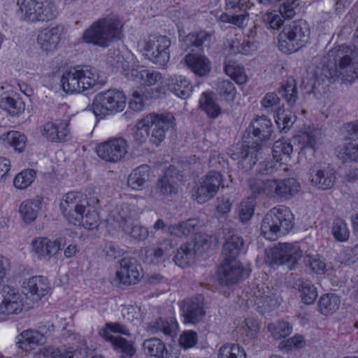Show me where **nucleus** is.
Masks as SVG:
<instances>
[{
  "instance_id": "obj_17",
  "label": "nucleus",
  "mask_w": 358,
  "mask_h": 358,
  "mask_svg": "<svg viewBox=\"0 0 358 358\" xmlns=\"http://www.w3.org/2000/svg\"><path fill=\"white\" fill-rule=\"evenodd\" d=\"M97 155L106 162H117L127 153V144L122 138H113L100 143L96 148Z\"/></svg>"
},
{
  "instance_id": "obj_22",
  "label": "nucleus",
  "mask_w": 358,
  "mask_h": 358,
  "mask_svg": "<svg viewBox=\"0 0 358 358\" xmlns=\"http://www.w3.org/2000/svg\"><path fill=\"white\" fill-rule=\"evenodd\" d=\"M66 244L64 237L51 241L46 237H38L31 241L32 252L38 259L50 258L56 255Z\"/></svg>"
},
{
  "instance_id": "obj_14",
  "label": "nucleus",
  "mask_w": 358,
  "mask_h": 358,
  "mask_svg": "<svg viewBox=\"0 0 358 358\" xmlns=\"http://www.w3.org/2000/svg\"><path fill=\"white\" fill-rule=\"evenodd\" d=\"M352 54V50L345 45L330 50L328 56L329 62L333 64V67L329 69V77L336 78L339 75L347 73L348 69L351 70Z\"/></svg>"
},
{
  "instance_id": "obj_11",
  "label": "nucleus",
  "mask_w": 358,
  "mask_h": 358,
  "mask_svg": "<svg viewBox=\"0 0 358 358\" xmlns=\"http://www.w3.org/2000/svg\"><path fill=\"white\" fill-rule=\"evenodd\" d=\"M221 185L222 175L218 171H210L193 189L192 196L199 203H205L215 196Z\"/></svg>"
},
{
  "instance_id": "obj_18",
  "label": "nucleus",
  "mask_w": 358,
  "mask_h": 358,
  "mask_svg": "<svg viewBox=\"0 0 358 358\" xmlns=\"http://www.w3.org/2000/svg\"><path fill=\"white\" fill-rule=\"evenodd\" d=\"M308 176L310 182L323 190L333 187L336 180V172L329 164H314L310 169Z\"/></svg>"
},
{
  "instance_id": "obj_9",
  "label": "nucleus",
  "mask_w": 358,
  "mask_h": 358,
  "mask_svg": "<svg viewBox=\"0 0 358 358\" xmlns=\"http://www.w3.org/2000/svg\"><path fill=\"white\" fill-rule=\"evenodd\" d=\"M302 257V251L292 243H279L267 253L266 262L271 266L287 265L293 269Z\"/></svg>"
},
{
  "instance_id": "obj_25",
  "label": "nucleus",
  "mask_w": 358,
  "mask_h": 358,
  "mask_svg": "<svg viewBox=\"0 0 358 358\" xmlns=\"http://www.w3.org/2000/svg\"><path fill=\"white\" fill-rule=\"evenodd\" d=\"M23 292L24 294H30L33 300L40 299L45 296L49 291L47 279L43 276H34L24 282Z\"/></svg>"
},
{
  "instance_id": "obj_46",
  "label": "nucleus",
  "mask_w": 358,
  "mask_h": 358,
  "mask_svg": "<svg viewBox=\"0 0 358 358\" xmlns=\"http://www.w3.org/2000/svg\"><path fill=\"white\" fill-rule=\"evenodd\" d=\"M296 117L290 110L278 108L275 115V121L280 131L287 132L296 121Z\"/></svg>"
},
{
  "instance_id": "obj_58",
  "label": "nucleus",
  "mask_w": 358,
  "mask_h": 358,
  "mask_svg": "<svg viewBox=\"0 0 358 358\" xmlns=\"http://www.w3.org/2000/svg\"><path fill=\"white\" fill-rule=\"evenodd\" d=\"M255 45L249 41H243L235 39L231 41L229 46L231 53L249 55L255 50Z\"/></svg>"
},
{
  "instance_id": "obj_4",
  "label": "nucleus",
  "mask_w": 358,
  "mask_h": 358,
  "mask_svg": "<svg viewBox=\"0 0 358 358\" xmlns=\"http://www.w3.org/2000/svg\"><path fill=\"white\" fill-rule=\"evenodd\" d=\"M292 227V214L285 206L272 208L261 223L262 234L269 241H275L280 236L286 234Z\"/></svg>"
},
{
  "instance_id": "obj_61",
  "label": "nucleus",
  "mask_w": 358,
  "mask_h": 358,
  "mask_svg": "<svg viewBox=\"0 0 358 358\" xmlns=\"http://www.w3.org/2000/svg\"><path fill=\"white\" fill-rule=\"evenodd\" d=\"M147 123L144 122V118L141 120L135 127L134 138L135 141L138 144H142L146 141L150 137L149 127Z\"/></svg>"
},
{
  "instance_id": "obj_33",
  "label": "nucleus",
  "mask_w": 358,
  "mask_h": 358,
  "mask_svg": "<svg viewBox=\"0 0 358 358\" xmlns=\"http://www.w3.org/2000/svg\"><path fill=\"white\" fill-rule=\"evenodd\" d=\"M145 354L157 358H173L165 344L159 338H151L143 343Z\"/></svg>"
},
{
  "instance_id": "obj_31",
  "label": "nucleus",
  "mask_w": 358,
  "mask_h": 358,
  "mask_svg": "<svg viewBox=\"0 0 358 358\" xmlns=\"http://www.w3.org/2000/svg\"><path fill=\"white\" fill-rule=\"evenodd\" d=\"M185 61L187 66L199 76H206L210 70V62L204 56L188 54Z\"/></svg>"
},
{
  "instance_id": "obj_59",
  "label": "nucleus",
  "mask_w": 358,
  "mask_h": 358,
  "mask_svg": "<svg viewBox=\"0 0 358 358\" xmlns=\"http://www.w3.org/2000/svg\"><path fill=\"white\" fill-rule=\"evenodd\" d=\"M271 180H263L257 178H250L248 180V186L254 197L261 194H265L270 196V193L268 192V185Z\"/></svg>"
},
{
  "instance_id": "obj_48",
  "label": "nucleus",
  "mask_w": 358,
  "mask_h": 358,
  "mask_svg": "<svg viewBox=\"0 0 358 358\" xmlns=\"http://www.w3.org/2000/svg\"><path fill=\"white\" fill-rule=\"evenodd\" d=\"M293 152V147L290 143L285 141L278 140L273 144L272 149V155L277 162H281L289 159Z\"/></svg>"
},
{
  "instance_id": "obj_63",
  "label": "nucleus",
  "mask_w": 358,
  "mask_h": 358,
  "mask_svg": "<svg viewBox=\"0 0 358 358\" xmlns=\"http://www.w3.org/2000/svg\"><path fill=\"white\" fill-rule=\"evenodd\" d=\"M298 6L299 3L296 0H285L280 6L279 12L283 17L290 19L295 15V10Z\"/></svg>"
},
{
  "instance_id": "obj_54",
  "label": "nucleus",
  "mask_w": 358,
  "mask_h": 358,
  "mask_svg": "<svg viewBox=\"0 0 358 358\" xmlns=\"http://www.w3.org/2000/svg\"><path fill=\"white\" fill-rule=\"evenodd\" d=\"M36 171L27 169L18 173L14 178V185L16 188L23 189L29 186L34 180Z\"/></svg>"
},
{
  "instance_id": "obj_28",
  "label": "nucleus",
  "mask_w": 358,
  "mask_h": 358,
  "mask_svg": "<svg viewBox=\"0 0 358 358\" xmlns=\"http://www.w3.org/2000/svg\"><path fill=\"white\" fill-rule=\"evenodd\" d=\"M253 293L256 298V303L262 306L266 310L273 309L279 306L275 294L264 283L257 285Z\"/></svg>"
},
{
  "instance_id": "obj_27",
  "label": "nucleus",
  "mask_w": 358,
  "mask_h": 358,
  "mask_svg": "<svg viewBox=\"0 0 358 358\" xmlns=\"http://www.w3.org/2000/svg\"><path fill=\"white\" fill-rule=\"evenodd\" d=\"M212 39V34L206 31L190 33L184 38V43L187 49L191 51H203L208 48Z\"/></svg>"
},
{
  "instance_id": "obj_57",
  "label": "nucleus",
  "mask_w": 358,
  "mask_h": 358,
  "mask_svg": "<svg viewBox=\"0 0 358 358\" xmlns=\"http://www.w3.org/2000/svg\"><path fill=\"white\" fill-rule=\"evenodd\" d=\"M175 246L176 244L171 239H164L158 242L156 247L153 248V255L157 259L164 256L169 257L173 252Z\"/></svg>"
},
{
  "instance_id": "obj_62",
  "label": "nucleus",
  "mask_w": 358,
  "mask_h": 358,
  "mask_svg": "<svg viewBox=\"0 0 358 358\" xmlns=\"http://www.w3.org/2000/svg\"><path fill=\"white\" fill-rule=\"evenodd\" d=\"M43 355L50 358H72V352L67 350L65 347L50 346L44 348Z\"/></svg>"
},
{
  "instance_id": "obj_3",
  "label": "nucleus",
  "mask_w": 358,
  "mask_h": 358,
  "mask_svg": "<svg viewBox=\"0 0 358 358\" xmlns=\"http://www.w3.org/2000/svg\"><path fill=\"white\" fill-rule=\"evenodd\" d=\"M310 28L303 20L286 24L278 35V47L285 54L295 52L309 41Z\"/></svg>"
},
{
  "instance_id": "obj_26",
  "label": "nucleus",
  "mask_w": 358,
  "mask_h": 358,
  "mask_svg": "<svg viewBox=\"0 0 358 358\" xmlns=\"http://www.w3.org/2000/svg\"><path fill=\"white\" fill-rule=\"evenodd\" d=\"M69 124L66 121L48 122L43 126V135L52 142H62L69 134Z\"/></svg>"
},
{
  "instance_id": "obj_2",
  "label": "nucleus",
  "mask_w": 358,
  "mask_h": 358,
  "mask_svg": "<svg viewBox=\"0 0 358 358\" xmlns=\"http://www.w3.org/2000/svg\"><path fill=\"white\" fill-rule=\"evenodd\" d=\"M16 14L21 21L28 23L45 22L58 15V10L53 0L17 1Z\"/></svg>"
},
{
  "instance_id": "obj_44",
  "label": "nucleus",
  "mask_w": 358,
  "mask_h": 358,
  "mask_svg": "<svg viewBox=\"0 0 358 358\" xmlns=\"http://www.w3.org/2000/svg\"><path fill=\"white\" fill-rule=\"evenodd\" d=\"M109 343L113 349L120 354L121 358H133L136 354V350L133 343L121 336H117L116 339Z\"/></svg>"
},
{
  "instance_id": "obj_43",
  "label": "nucleus",
  "mask_w": 358,
  "mask_h": 358,
  "mask_svg": "<svg viewBox=\"0 0 358 358\" xmlns=\"http://www.w3.org/2000/svg\"><path fill=\"white\" fill-rule=\"evenodd\" d=\"M217 94L227 102H233L237 94L234 83L230 80L218 79L216 83Z\"/></svg>"
},
{
  "instance_id": "obj_40",
  "label": "nucleus",
  "mask_w": 358,
  "mask_h": 358,
  "mask_svg": "<svg viewBox=\"0 0 358 358\" xmlns=\"http://www.w3.org/2000/svg\"><path fill=\"white\" fill-rule=\"evenodd\" d=\"M150 167L142 165L133 171L128 177L127 183L134 189H138L149 180Z\"/></svg>"
},
{
  "instance_id": "obj_23",
  "label": "nucleus",
  "mask_w": 358,
  "mask_h": 358,
  "mask_svg": "<svg viewBox=\"0 0 358 358\" xmlns=\"http://www.w3.org/2000/svg\"><path fill=\"white\" fill-rule=\"evenodd\" d=\"M178 170L170 166L164 176L159 179L157 185V192L164 197L171 196L178 192L177 180Z\"/></svg>"
},
{
  "instance_id": "obj_56",
  "label": "nucleus",
  "mask_w": 358,
  "mask_h": 358,
  "mask_svg": "<svg viewBox=\"0 0 358 358\" xmlns=\"http://www.w3.org/2000/svg\"><path fill=\"white\" fill-rule=\"evenodd\" d=\"M6 141L15 150L21 152L25 148L27 138L19 131H11L7 133Z\"/></svg>"
},
{
  "instance_id": "obj_36",
  "label": "nucleus",
  "mask_w": 358,
  "mask_h": 358,
  "mask_svg": "<svg viewBox=\"0 0 358 358\" xmlns=\"http://www.w3.org/2000/svg\"><path fill=\"white\" fill-rule=\"evenodd\" d=\"M0 108L13 116L19 115L25 108L23 101L17 94H3L0 97Z\"/></svg>"
},
{
  "instance_id": "obj_37",
  "label": "nucleus",
  "mask_w": 358,
  "mask_h": 358,
  "mask_svg": "<svg viewBox=\"0 0 358 358\" xmlns=\"http://www.w3.org/2000/svg\"><path fill=\"white\" fill-rule=\"evenodd\" d=\"M243 247V241L237 235L229 237L222 247L223 259H237Z\"/></svg>"
},
{
  "instance_id": "obj_29",
  "label": "nucleus",
  "mask_w": 358,
  "mask_h": 358,
  "mask_svg": "<svg viewBox=\"0 0 358 358\" xmlns=\"http://www.w3.org/2000/svg\"><path fill=\"white\" fill-rule=\"evenodd\" d=\"M168 90L179 98H188L192 92V86L190 82L183 76H171L167 83Z\"/></svg>"
},
{
  "instance_id": "obj_35",
  "label": "nucleus",
  "mask_w": 358,
  "mask_h": 358,
  "mask_svg": "<svg viewBox=\"0 0 358 358\" xmlns=\"http://www.w3.org/2000/svg\"><path fill=\"white\" fill-rule=\"evenodd\" d=\"M131 80L144 85H153L162 78V74L156 71L144 69L143 67L131 69Z\"/></svg>"
},
{
  "instance_id": "obj_15",
  "label": "nucleus",
  "mask_w": 358,
  "mask_h": 358,
  "mask_svg": "<svg viewBox=\"0 0 358 358\" xmlns=\"http://www.w3.org/2000/svg\"><path fill=\"white\" fill-rule=\"evenodd\" d=\"M23 308L20 294L13 287L0 285V315L18 314Z\"/></svg>"
},
{
  "instance_id": "obj_49",
  "label": "nucleus",
  "mask_w": 358,
  "mask_h": 358,
  "mask_svg": "<svg viewBox=\"0 0 358 358\" xmlns=\"http://www.w3.org/2000/svg\"><path fill=\"white\" fill-rule=\"evenodd\" d=\"M201 108L211 118L217 117L221 113V108L215 101L210 94L203 92L200 100Z\"/></svg>"
},
{
  "instance_id": "obj_34",
  "label": "nucleus",
  "mask_w": 358,
  "mask_h": 358,
  "mask_svg": "<svg viewBox=\"0 0 358 358\" xmlns=\"http://www.w3.org/2000/svg\"><path fill=\"white\" fill-rule=\"evenodd\" d=\"M196 244L193 242L182 244L178 250L173 257V261L178 266L185 267L194 262L196 257Z\"/></svg>"
},
{
  "instance_id": "obj_8",
  "label": "nucleus",
  "mask_w": 358,
  "mask_h": 358,
  "mask_svg": "<svg viewBox=\"0 0 358 358\" xmlns=\"http://www.w3.org/2000/svg\"><path fill=\"white\" fill-rule=\"evenodd\" d=\"M272 131V123L265 116L254 120L243 135L245 146L261 148L262 143L270 138Z\"/></svg>"
},
{
  "instance_id": "obj_51",
  "label": "nucleus",
  "mask_w": 358,
  "mask_h": 358,
  "mask_svg": "<svg viewBox=\"0 0 358 358\" xmlns=\"http://www.w3.org/2000/svg\"><path fill=\"white\" fill-rule=\"evenodd\" d=\"M278 93L289 106H294L298 99V90L295 80H287L278 90Z\"/></svg>"
},
{
  "instance_id": "obj_7",
  "label": "nucleus",
  "mask_w": 358,
  "mask_h": 358,
  "mask_svg": "<svg viewBox=\"0 0 358 358\" xmlns=\"http://www.w3.org/2000/svg\"><path fill=\"white\" fill-rule=\"evenodd\" d=\"M171 41L165 36H152L145 43L143 55L153 64L164 66L170 59Z\"/></svg>"
},
{
  "instance_id": "obj_13",
  "label": "nucleus",
  "mask_w": 358,
  "mask_h": 358,
  "mask_svg": "<svg viewBox=\"0 0 358 358\" xmlns=\"http://www.w3.org/2000/svg\"><path fill=\"white\" fill-rule=\"evenodd\" d=\"M84 195L78 192H70L67 193L60 203V209L68 220L73 225H77L78 222L82 220V213H85Z\"/></svg>"
},
{
  "instance_id": "obj_16",
  "label": "nucleus",
  "mask_w": 358,
  "mask_h": 358,
  "mask_svg": "<svg viewBox=\"0 0 358 358\" xmlns=\"http://www.w3.org/2000/svg\"><path fill=\"white\" fill-rule=\"evenodd\" d=\"M64 35L65 28L63 25L49 26L39 31L37 36V45L43 52H53L59 48Z\"/></svg>"
},
{
  "instance_id": "obj_41",
  "label": "nucleus",
  "mask_w": 358,
  "mask_h": 358,
  "mask_svg": "<svg viewBox=\"0 0 358 358\" xmlns=\"http://www.w3.org/2000/svg\"><path fill=\"white\" fill-rule=\"evenodd\" d=\"M340 303V298L336 294H323L318 302L319 310L323 315H331L338 309Z\"/></svg>"
},
{
  "instance_id": "obj_32",
  "label": "nucleus",
  "mask_w": 358,
  "mask_h": 358,
  "mask_svg": "<svg viewBox=\"0 0 358 358\" xmlns=\"http://www.w3.org/2000/svg\"><path fill=\"white\" fill-rule=\"evenodd\" d=\"M22 338L19 340L17 345L19 348L29 351L34 346L43 344L45 342L44 335L37 330H27L21 334Z\"/></svg>"
},
{
  "instance_id": "obj_12",
  "label": "nucleus",
  "mask_w": 358,
  "mask_h": 358,
  "mask_svg": "<svg viewBox=\"0 0 358 358\" xmlns=\"http://www.w3.org/2000/svg\"><path fill=\"white\" fill-rule=\"evenodd\" d=\"M120 269L114 280L117 286H129L138 283L143 277V271L138 261L134 257H124L120 262Z\"/></svg>"
},
{
  "instance_id": "obj_55",
  "label": "nucleus",
  "mask_w": 358,
  "mask_h": 358,
  "mask_svg": "<svg viewBox=\"0 0 358 358\" xmlns=\"http://www.w3.org/2000/svg\"><path fill=\"white\" fill-rule=\"evenodd\" d=\"M332 234L338 241L343 242L348 239L350 231L346 223L340 218H336L333 222Z\"/></svg>"
},
{
  "instance_id": "obj_6",
  "label": "nucleus",
  "mask_w": 358,
  "mask_h": 358,
  "mask_svg": "<svg viewBox=\"0 0 358 358\" xmlns=\"http://www.w3.org/2000/svg\"><path fill=\"white\" fill-rule=\"evenodd\" d=\"M126 105V97L122 91L110 89L98 93L93 100L92 110L96 117L103 118L107 115L122 111Z\"/></svg>"
},
{
  "instance_id": "obj_39",
  "label": "nucleus",
  "mask_w": 358,
  "mask_h": 358,
  "mask_svg": "<svg viewBox=\"0 0 358 358\" xmlns=\"http://www.w3.org/2000/svg\"><path fill=\"white\" fill-rule=\"evenodd\" d=\"M40 205L38 200H27L20 204L19 213L25 223L29 224L36 219Z\"/></svg>"
},
{
  "instance_id": "obj_21",
  "label": "nucleus",
  "mask_w": 358,
  "mask_h": 358,
  "mask_svg": "<svg viewBox=\"0 0 358 358\" xmlns=\"http://www.w3.org/2000/svg\"><path fill=\"white\" fill-rule=\"evenodd\" d=\"M270 197L287 200L296 194L300 189V184L293 178L283 180H271L268 185Z\"/></svg>"
},
{
  "instance_id": "obj_42",
  "label": "nucleus",
  "mask_w": 358,
  "mask_h": 358,
  "mask_svg": "<svg viewBox=\"0 0 358 358\" xmlns=\"http://www.w3.org/2000/svg\"><path fill=\"white\" fill-rule=\"evenodd\" d=\"M110 332L120 334L125 336H129L130 334L129 330L127 327L120 322H107L105 324V327L99 329L98 333L99 335L106 341L110 342L116 339L117 337L111 335Z\"/></svg>"
},
{
  "instance_id": "obj_24",
  "label": "nucleus",
  "mask_w": 358,
  "mask_h": 358,
  "mask_svg": "<svg viewBox=\"0 0 358 358\" xmlns=\"http://www.w3.org/2000/svg\"><path fill=\"white\" fill-rule=\"evenodd\" d=\"M260 147H248L245 146L244 142L237 152L231 155L233 159H239L238 168L244 171H249L256 165L257 162V153L260 150Z\"/></svg>"
},
{
  "instance_id": "obj_5",
  "label": "nucleus",
  "mask_w": 358,
  "mask_h": 358,
  "mask_svg": "<svg viewBox=\"0 0 358 358\" xmlns=\"http://www.w3.org/2000/svg\"><path fill=\"white\" fill-rule=\"evenodd\" d=\"M99 79L97 70L90 66L71 69L61 78L62 89L66 93L81 92L93 87Z\"/></svg>"
},
{
  "instance_id": "obj_45",
  "label": "nucleus",
  "mask_w": 358,
  "mask_h": 358,
  "mask_svg": "<svg viewBox=\"0 0 358 358\" xmlns=\"http://www.w3.org/2000/svg\"><path fill=\"white\" fill-rule=\"evenodd\" d=\"M248 13L245 9L240 8L238 11L230 13H222L219 17V21L224 23L234 24L238 27H243L248 20Z\"/></svg>"
},
{
  "instance_id": "obj_38",
  "label": "nucleus",
  "mask_w": 358,
  "mask_h": 358,
  "mask_svg": "<svg viewBox=\"0 0 358 358\" xmlns=\"http://www.w3.org/2000/svg\"><path fill=\"white\" fill-rule=\"evenodd\" d=\"M294 287L301 292V301L303 303L310 305L317 297V292L310 281L298 279L294 283Z\"/></svg>"
},
{
  "instance_id": "obj_52",
  "label": "nucleus",
  "mask_w": 358,
  "mask_h": 358,
  "mask_svg": "<svg viewBox=\"0 0 358 358\" xmlns=\"http://www.w3.org/2000/svg\"><path fill=\"white\" fill-rule=\"evenodd\" d=\"M220 358H246L244 349L238 344L227 343L219 350Z\"/></svg>"
},
{
  "instance_id": "obj_50",
  "label": "nucleus",
  "mask_w": 358,
  "mask_h": 358,
  "mask_svg": "<svg viewBox=\"0 0 358 358\" xmlns=\"http://www.w3.org/2000/svg\"><path fill=\"white\" fill-rule=\"evenodd\" d=\"M150 327L152 331H161L165 335L171 336L176 327V321L173 318L159 317L150 323Z\"/></svg>"
},
{
  "instance_id": "obj_60",
  "label": "nucleus",
  "mask_w": 358,
  "mask_h": 358,
  "mask_svg": "<svg viewBox=\"0 0 358 358\" xmlns=\"http://www.w3.org/2000/svg\"><path fill=\"white\" fill-rule=\"evenodd\" d=\"M268 328L275 339L286 337L292 331L291 325L285 321H280L276 324H269Z\"/></svg>"
},
{
  "instance_id": "obj_30",
  "label": "nucleus",
  "mask_w": 358,
  "mask_h": 358,
  "mask_svg": "<svg viewBox=\"0 0 358 358\" xmlns=\"http://www.w3.org/2000/svg\"><path fill=\"white\" fill-rule=\"evenodd\" d=\"M322 138L321 129L308 127L305 131L296 136L301 150L310 149L313 152L318 148Z\"/></svg>"
},
{
  "instance_id": "obj_19",
  "label": "nucleus",
  "mask_w": 358,
  "mask_h": 358,
  "mask_svg": "<svg viewBox=\"0 0 358 358\" xmlns=\"http://www.w3.org/2000/svg\"><path fill=\"white\" fill-rule=\"evenodd\" d=\"M180 307L185 324H198L206 315L203 297L201 295L183 300Z\"/></svg>"
},
{
  "instance_id": "obj_1",
  "label": "nucleus",
  "mask_w": 358,
  "mask_h": 358,
  "mask_svg": "<svg viewBox=\"0 0 358 358\" xmlns=\"http://www.w3.org/2000/svg\"><path fill=\"white\" fill-rule=\"evenodd\" d=\"M122 29L118 16L109 14L92 22L83 31L82 40L87 44L106 48L120 38Z\"/></svg>"
},
{
  "instance_id": "obj_20",
  "label": "nucleus",
  "mask_w": 358,
  "mask_h": 358,
  "mask_svg": "<svg viewBox=\"0 0 358 358\" xmlns=\"http://www.w3.org/2000/svg\"><path fill=\"white\" fill-rule=\"evenodd\" d=\"M243 273V266L238 259H223L217 271L218 280L222 285H234L241 279Z\"/></svg>"
},
{
  "instance_id": "obj_64",
  "label": "nucleus",
  "mask_w": 358,
  "mask_h": 358,
  "mask_svg": "<svg viewBox=\"0 0 358 358\" xmlns=\"http://www.w3.org/2000/svg\"><path fill=\"white\" fill-rule=\"evenodd\" d=\"M224 71L239 85H242L247 81V77L242 72L241 69L240 68H236L234 65L226 64L224 66Z\"/></svg>"
},
{
  "instance_id": "obj_53",
  "label": "nucleus",
  "mask_w": 358,
  "mask_h": 358,
  "mask_svg": "<svg viewBox=\"0 0 358 358\" xmlns=\"http://www.w3.org/2000/svg\"><path fill=\"white\" fill-rule=\"evenodd\" d=\"M111 216L115 222L120 224L122 229H123L124 223H131L132 222L131 213L127 204L117 206L112 212Z\"/></svg>"
},
{
  "instance_id": "obj_10",
  "label": "nucleus",
  "mask_w": 358,
  "mask_h": 358,
  "mask_svg": "<svg viewBox=\"0 0 358 358\" xmlns=\"http://www.w3.org/2000/svg\"><path fill=\"white\" fill-rule=\"evenodd\" d=\"M173 120L171 114L164 115L152 113L144 117V122L149 127L150 141L152 144L159 145L164 141L166 132L173 127Z\"/></svg>"
},
{
  "instance_id": "obj_47",
  "label": "nucleus",
  "mask_w": 358,
  "mask_h": 358,
  "mask_svg": "<svg viewBox=\"0 0 358 358\" xmlns=\"http://www.w3.org/2000/svg\"><path fill=\"white\" fill-rule=\"evenodd\" d=\"M122 230L127 235L138 241H145L149 236L147 227L134 223L133 221L131 223H124Z\"/></svg>"
}]
</instances>
